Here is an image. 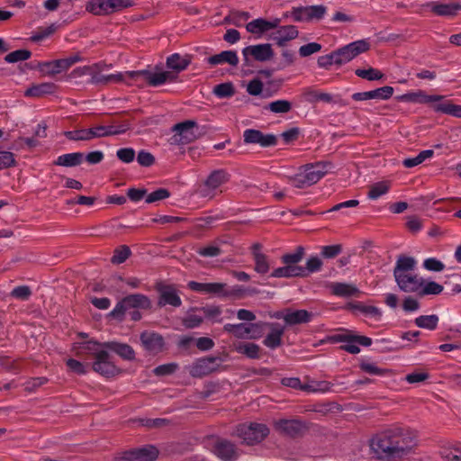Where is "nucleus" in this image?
<instances>
[{
	"instance_id": "c85d7f7f",
	"label": "nucleus",
	"mask_w": 461,
	"mask_h": 461,
	"mask_svg": "<svg viewBox=\"0 0 461 461\" xmlns=\"http://www.w3.org/2000/svg\"><path fill=\"white\" fill-rule=\"evenodd\" d=\"M103 346L104 348L116 353L124 360L131 361L135 359V351L129 344L117 341H107L103 343Z\"/></svg>"
},
{
	"instance_id": "7ed1b4c3",
	"label": "nucleus",
	"mask_w": 461,
	"mask_h": 461,
	"mask_svg": "<svg viewBox=\"0 0 461 461\" xmlns=\"http://www.w3.org/2000/svg\"><path fill=\"white\" fill-rule=\"evenodd\" d=\"M304 254V248L302 246H298L292 253L284 254L281 258L284 267L274 269L271 276L277 278L299 277V275H302V271H304L303 270V267L299 266V263L303 260Z\"/></svg>"
},
{
	"instance_id": "bb28decb",
	"label": "nucleus",
	"mask_w": 461,
	"mask_h": 461,
	"mask_svg": "<svg viewBox=\"0 0 461 461\" xmlns=\"http://www.w3.org/2000/svg\"><path fill=\"white\" fill-rule=\"evenodd\" d=\"M263 327L270 329V333L267 335L263 343L269 348H276L282 345V337L285 333V328L276 322H262Z\"/></svg>"
},
{
	"instance_id": "20e7f679",
	"label": "nucleus",
	"mask_w": 461,
	"mask_h": 461,
	"mask_svg": "<svg viewBox=\"0 0 461 461\" xmlns=\"http://www.w3.org/2000/svg\"><path fill=\"white\" fill-rule=\"evenodd\" d=\"M187 287L194 292L223 298L230 296L242 297L246 292V290L240 285H235L228 289L225 283H199L196 281H189Z\"/></svg>"
},
{
	"instance_id": "6e6d98bb",
	"label": "nucleus",
	"mask_w": 461,
	"mask_h": 461,
	"mask_svg": "<svg viewBox=\"0 0 461 461\" xmlns=\"http://www.w3.org/2000/svg\"><path fill=\"white\" fill-rule=\"evenodd\" d=\"M201 312L204 314L205 318L214 321V322H221L222 319L221 318V309L217 305H207L202 307L200 309Z\"/></svg>"
},
{
	"instance_id": "774afa93",
	"label": "nucleus",
	"mask_w": 461,
	"mask_h": 461,
	"mask_svg": "<svg viewBox=\"0 0 461 461\" xmlns=\"http://www.w3.org/2000/svg\"><path fill=\"white\" fill-rule=\"evenodd\" d=\"M170 196V192L166 188H158L146 196V203H152L158 201L167 199Z\"/></svg>"
},
{
	"instance_id": "cd10ccee",
	"label": "nucleus",
	"mask_w": 461,
	"mask_h": 461,
	"mask_svg": "<svg viewBox=\"0 0 461 461\" xmlns=\"http://www.w3.org/2000/svg\"><path fill=\"white\" fill-rule=\"evenodd\" d=\"M393 94V88L389 86H384L371 91L359 92L352 95V99L355 101H366L370 99L387 100Z\"/></svg>"
},
{
	"instance_id": "72a5a7b5",
	"label": "nucleus",
	"mask_w": 461,
	"mask_h": 461,
	"mask_svg": "<svg viewBox=\"0 0 461 461\" xmlns=\"http://www.w3.org/2000/svg\"><path fill=\"white\" fill-rule=\"evenodd\" d=\"M416 267V260L405 255H400L396 260L393 269V276H402L403 274L411 273Z\"/></svg>"
},
{
	"instance_id": "7c9ffc66",
	"label": "nucleus",
	"mask_w": 461,
	"mask_h": 461,
	"mask_svg": "<svg viewBox=\"0 0 461 461\" xmlns=\"http://www.w3.org/2000/svg\"><path fill=\"white\" fill-rule=\"evenodd\" d=\"M428 5L430 6L431 12L438 16H455L461 10V5L458 3L431 2Z\"/></svg>"
},
{
	"instance_id": "f3484780",
	"label": "nucleus",
	"mask_w": 461,
	"mask_h": 461,
	"mask_svg": "<svg viewBox=\"0 0 461 461\" xmlns=\"http://www.w3.org/2000/svg\"><path fill=\"white\" fill-rule=\"evenodd\" d=\"M242 55L245 64L249 66L250 64V57L257 61L264 62L270 60L273 58L274 51L272 50L271 44L264 43L250 45L244 48L242 50Z\"/></svg>"
},
{
	"instance_id": "4be33fe9",
	"label": "nucleus",
	"mask_w": 461,
	"mask_h": 461,
	"mask_svg": "<svg viewBox=\"0 0 461 461\" xmlns=\"http://www.w3.org/2000/svg\"><path fill=\"white\" fill-rule=\"evenodd\" d=\"M394 279L400 290L404 293H415L418 294L421 285H423V279L413 272L394 276Z\"/></svg>"
},
{
	"instance_id": "680f3d73",
	"label": "nucleus",
	"mask_w": 461,
	"mask_h": 461,
	"mask_svg": "<svg viewBox=\"0 0 461 461\" xmlns=\"http://www.w3.org/2000/svg\"><path fill=\"white\" fill-rule=\"evenodd\" d=\"M131 252L128 246L122 245L114 250V254L112 258L113 264H122L131 256Z\"/></svg>"
},
{
	"instance_id": "69168bd1",
	"label": "nucleus",
	"mask_w": 461,
	"mask_h": 461,
	"mask_svg": "<svg viewBox=\"0 0 461 461\" xmlns=\"http://www.w3.org/2000/svg\"><path fill=\"white\" fill-rule=\"evenodd\" d=\"M337 55L335 50L331 51L329 54L320 56L318 58L317 63L318 66L324 69H329L330 66L336 65L337 66Z\"/></svg>"
},
{
	"instance_id": "6ab92c4d",
	"label": "nucleus",
	"mask_w": 461,
	"mask_h": 461,
	"mask_svg": "<svg viewBox=\"0 0 461 461\" xmlns=\"http://www.w3.org/2000/svg\"><path fill=\"white\" fill-rule=\"evenodd\" d=\"M80 59L81 58L78 55H75L67 59L41 63L39 64V68L42 74L47 76H54L63 70L68 69L72 65Z\"/></svg>"
},
{
	"instance_id": "13d9d810",
	"label": "nucleus",
	"mask_w": 461,
	"mask_h": 461,
	"mask_svg": "<svg viewBox=\"0 0 461 461\" xmlns=\"http://www.w3.org/2000/svg\"><path fill=\"white\" fill-rule=\"evenodd\" d=\"M32 52L28 50H17L10 52L5 57V60L7 63H15L18 61H23L30 59Z\"/></svg>"
},
{
	"instance_id": "a211bd4d",
	"label": "nucleus",
	"mask_w": 461,
	"mask_h": 461,
	"mask_svg": "<svg viewBox=\"0 0 461 461\" xmlns=\"http://www.w3.org/2000/svg\"><path fill=\"white\" fill-rule=\"evenodd\" d=\"M140 340L143 348L152 355H158L165 348V339L163 336L156 331H142L140 335Z\"/></svg>"
},
{
	"instance_id": "864d4df0",
	"label": "nucleus",
	"mask_w": 461,
	"mask_h": 461,
	"mask_svg": "<svg viewBox=\"0 0 461 461\" xmlns=\"http://www.w3.org/2000/svg\"><path fill=\"white\" fill-rule=\"evenodd\" d=\"M322 267V261L319 257H311L307 262L306 266L303 267L302 275H299V277H306L310 274L318 272L321 269Z\"/></svg>"
},
{
	"instance_id": "338daca9",
	"label": "nucleus",
	"mask_w": 461,
	"mask_h": 461,
	"mask_svg": "<svg viewBox=\"0 0 461 461\" xmlns=\"http://www.w3.org/2000/svg\"><path fill=\"white\" fill-rule=\"evenodd\" d=\"M177 368L178 365L176 363H168L155 367L153 373L157 376L169 375L175 373Z\"/></svg>"
},
{
	"instance_id": "bf43d9fd",
	"label": "nucleus",
	"mask_w": 461,
	"mask_h": 461,
	"mask_svg": "<svg viewBox=\"0 0 461 461\" xmlns=\"http://www.w3.org/2000/svg\"><path fill=\"white\" fill-rule=\"evenodd\" d=\"M359 367L362 371L373 375H384L392 373L390 369L380 368L376 365L368 362H362Z\"/></svg>"
},
{
	"instance_id": "e2e57ef3",
	"label": "nucleus",
	"mask_w": 461,
	"mask_h": 461,
	"mask_svg": "<svg viewBox=\"0 0 461 461\" xmlns=\"http://www.w3.org/2000/svg\"><path fill=\"white\" fill-rule=\"evenodd\" d=\"M213 93L220 98L230 97L235 90L231 83H222L214 86Z\"/></svg>"
},
{
	"instance_id": "423d86ee",
	"label": "nucleus",
	"mask_w": 461,
	"mask_h": 461,
	"mask_svg": "<svg viewBox=\"0 0 461 461\" xmlns=\"http://www.w3.org/2000/svg\"><path fill=\"white\" fill-rule=\"evenodd\" d=\"M198 130L199 126L194 120H186L175 124L172 128L174 134L170 138V144L181 146L196 140L201 136Z\"/></svg>"
},
{
	"instance_id": "f03ea898",
	"label": "nucleus",
	"mask_w": 461,
	"mask_h": 461,
	"mask_svg": "<svg viewBox=\"0 0 461 461\" xmlns=\"http://www.w3.org/2000/svg\"><path fill=\"white\" fill-rule=\"evenodd\" d=\"M399 101L429 104L432 110L436 113H441L461 118V105L454 104L450 101H444L445 96L439 95H427L422 90L403 94L397 97Z\"/></svg>"
},
{
	"instance_id": "5fc2aeb1",
	"label": "nucleus",
	"mask_w": 461,
	"mask_h": 461,
	"mask_svg": "<svg viewBox=\"0 0 461 461\" xmlns=\"http://www.w3.org/2000/svg\"><path fill=\"white\" fill-rule=\"evenodd\" d=\"M440 455L446 461H461V447L457 446L443 447Z\"/></svg>"
},
{
	"instance_id": "58836bf2",
	"label": "nucleus",
	"mask_w": 461,
	"mask_h": 461,
	"mask_svg": "<svg viewBox=\"0 0 461 461\" xmlns=\"http://www.w3.org/2000/svg\"><path fill=\"white\" fill-rule=\"evenodd\" d=\"M190 55L181 56L178 53H174L167 59V67L176 72L185 70L190 65Z\"/></svg>"
},
{
	"instance_id": "4c0bfd02",
	"label": "nucleus",
	"mask_w": 461,
	"mask_h": 461,
	"mask_svg": "<svg viewBox=\"0 0 461 461\" xmlns=\"http://www.w3.org/2000/svg\"><path fill=\"white\" fill-rule=\"evenodd\" d=\"M234 349L237 353L245 355L250 359H259L261 357V348L252 342H239L234 344Z\"/></svg>"
},
{
	"instance_id": "9b49d317",
	"label": "nucleus",
	"mask_w": 461,
	"mask_h": 461,
	"mask_svg": "<svg viewBox=\"0 0 461 461\" xmlns=\"http://www.w3.org/2000/svg\"><path fill=\"white\" fill-rule=\"evenodd\" d=\"M126 77L131 80L138 81L140 79L145 80L151 86H158L165 84L167 81H174L176 76L172 72L163 71L154 73L147 69L137 70V71H127Z\"/></svg>"
},
{
	"instance_id": "c756f323",
	"label": "nucleus",
	"mask_w": 461,
	"mask_h": 461,
	"mask_svg": "<svg viewBox=\"0 0 461 461\" xmlns=\"http://www.w3.org/2000/svg\"><path fill=\"white\" fill-rule=\"evenodd\" d=\"M312 313L306 310H286L285 323L287 326L299 325L308 323L312 321Z\"/></svg>"
},
{
	"instance_id": "de8ad7c7",
	"label": "nucleus",
	"mask_w": 461,
	"mask_h": 461,
	"mask_svg": "<svg viewBox=\"0 0 461 461\" xmlns=\"http://www.w3.org/2000/svg\"><path fill=\"white\" fill-rule=\"evenodd\" d=\"M438 320L436 314L420 315L415 319L414 322L419 328L434 330L438 326Z\"/></svg>"
},
{
	"instance_id": "2eb2a0df",
	"label": "nucleus",
	"mask_w": 461,
	"mask_h": 461,
	"mask_svg": "<svg viewBox=\"0 0 461 461\" xmlns=\"http://www.w3.org/2000/svg\"><path fill=\"white\" fill-rule=\"evenodd\" d=\"M155 288L158 293V305L159 307L166 305L173 307L181 306L182 301L175 285L158 282L156 284Z\"/></svg>"
},
{
	"instance_id": "0e129e2a",
	"label": "nucleus",
	"mask_w": 461,
	"mask_h": 461,
	"mask_svg": "<svg viewBox=\"0 0 461 461\" xmlns=\"http://www.w3.org/2000/svg\"><path fill=\"white\" fill-rule=\"evenodd\" d=\"M32 289L28 285H19L14 287L10 295L15 299L27 301L32 296Z\"/></svg>"
},
{
	"instance_id": "393cba45",
	"label": "nucleus",
	"mask_w": 461,
	"mask_h": 461,
	"mask_svg": "<svg viewBox=\"0 0 461 461\" xmlns=\"http://www.w3.org/2000/svg\"><path fill=\"white\" fill-rule=\"evenodd\" d=\"M213 453L223 461H235L239 453L234 444L227 439H219L213 446Z\"/></svg>"
},
{
	"instance_id": "3c124183",
	"label": "nucleus",
	"mask_w": 461,
	"mask_h": 461,
	"mask_svg": "<svg viewBox=\"0 0 461 461\" xmlns=\"http://www.w3.org/2000/svg\"><path fill=\"white\" fill-rule=\"evenodd\" d=\"M64 136L69 140L74 141H89L92 140L91 137V130L90 129H79L74 131H64Z\"/></svg>"
},
{
	"instance_id": "a878e982",
	"label": "nucleus",
	"mask_w": 461,
	"mask_h": 461,
	"mask_svg": "<svg viewBox=\"0 0 461 461\" xmlns=\"http://www.w3.org/2000/svg\"><path fill=\"white\" fill-rule=\"evenodd\" d=\"M281 23L280 18H274L270 21H267L263 18H258L255 19L249 23H247L246 29L249 32L252 34H257L258 36H261L262 34L266 33L267 32L277 28L278 25Z\"/></svg>"
},
{
	"instance_id": "f8f14e48",
	"label": "nucleus",
	"mask_w": 461,
	"mask_h": 461,
	"mask_svg": "<svg viewBox=\"0 0 461 461\" xmlns=\"http://www.w3.org/2000/svg\"><path fill=\"white\" fill-rule=\"evenodd\" d=\"M262 322L258 323H238L224 325L223 330L240 339H256L262 336Z\"/></svg>"
},
{
	"instance_id": "dca6fc26",
	"label": "nucleus",
	"mask_w": 461,
	"mask_h": 461,
	"mask_svg": "<svg viewBox=\"0 0 461 461\" xmlns=\"http://www.w3.org/2000/svg\"><path fill=\"white\" fill-rule=\"evenodd\" d=\"M92 369L105 377H112L121 373L120 368L112 361L107 350L97 353L92 364Z\"/></svg>"
},
{
	"instance_id": "aec40b11",
	"label": "nucleus",
	"mask_w": 461,
	"mask_h": 461,
	"mask_svg": "<svg viewBox=\"0 0 461 461\" xmlns=\"http://www.w3.org/2000/svg\"><path fill=\"white\" fill-rule=\"evenodd\" d=\"M158 456V448L149 445L124 452L120 461H154Z\"/></svg>"
},
{
	"instance_id": "49530a36",
	"label": "nucleus",
	"mask_w": 461,
	"mask_h": 461,
	"mask_svg": "<svg viewBox=\"0 0 461 461\" xmlns=\"http://www.w3.org/2000/svg\"><path fill=\"white\" fill-rule=\"evenodd\" d=\"M292 103L288 100H276L267 104L264 109L274 113H287L292 110Z\"/></svg>"
},
{
	"instance_id": "a19ab883",
	"label": "nucleus",
	"mask_w": 461,
	"mask_h": 461,
	"mask_svg": "<svg viewBox=\"0 0 461 461\" xmlns=\"http://www.w3.org/2000/svg\"><path fill=\"white\" fill-rule=\"evenodd\" d=\"M83 159L84 154L81 152L68 153L59 156L53 164L61 167H77L83 162Z\"/></svg>"
},
{
	"instance_id": "6e6552de",
	"label": "nucleus",
	"mask_w": 461,
	"mask_h": 461,
	"mask_svg": "<svg viewBox=\"0 0 461 461\" xmlns=\"http://www.w3.org/2000/svg\"><path fill=\"white\" fill-rule=\"evenodd\" d=\"M328 8L323 5L294 6L284 14L285 17H292L294 22L321 21L327 14Z\"/></svg>"
},
{
	"instance_id": "052dcab7",
	"label": "nucleus",
	"mask_w": 461,
	"mask_h": 461,
	"mask_svg": "<svg viewBox=\"0 0 461 461\" xmlns=\"http://www.w3.org/2000/svg\"><path fill=\"white\" fill-rule=\"evenodd\" d=\"M16 166L14 154L8 150H0V170Z\"/></svg>"
},
{
	"instance_id": "2f4dec72",
	"label": "nucleus",
	"mask_w": 461,
	"mask_h": 461,
	"mask_svg": "<svg viewBox=\"0 0 461 461\" xmlns=\"http://www.w3.org/2000/svg\"><path fill=\"white\" fill-rule=\"evenodd\" d=\"M328 340L332 343L339 342H356L364 347H369L372 344V339L366 336L351 335L348 331L346 333L335 334L330 336Z\"/></svg>"
},
{
	"instance_id": "0eeeda50",
	"label": "nucleus",
	"mask_w": 461,
	"mask_h": 461,
	"mask_svg": "<svg viewBox=\"0 0 461 461\" xmlns=\"http://www.w3.org/2000/svg\"><path fill=\"white\" fill-rule=\"evenodd\" d=\"M134 5V0H89L86 9L95 15H106Z\"/></svg>"
},
{
	"instance_id": "39448f33",
	"label": "nucleus",
	"mask_w": 461,
	"mask_h": 461,
	"mask_svg": "<svg viewBox=\"0 0 461 461\" xmlns=\"http://www.w3.org/2000/svg\"><path fill=\"white\" fill-rule=\"evenodd\" d=\"M151 306V301L147 295L133 294L125 296L118 302L109 315L113 319L122 321L127 311L131 309L149 310Z\"/></svg>"
},
{
	"instance_id": "473e14b6",
	"label": "nucleus",
	"mask_w": 461,
	"mask_h": 461,
	"mask_svg": "<svg viewBox=\"0 0 461 461\" xmlns=\"http://www.w3.org/2000/svg\"><path fill=\"white\" fill-rule=\"evenodd\" d=\"M329 165L318 163L316 165H307L303 172L305 176L310 185L316 184L327 173V167Z\"/></svg>"
},
{
	"instance_id": "b1692460",
	"label": "nucleus",
	"mask_w": 461,
	"mask_h": 461,
	"mask_svg": "<svg viewBox=\"0 0 461 461\" xmlns=\"http://www.w3.org/2000/svg\"><path fill=\"white\" fill-rule=\"evenodd\" d=\"M276 30L270 35V39L279 47H284L286 43L298 37L299 32L294 25H278Z\"/></svg>"
},
{
	"instance_id": "f257e3e1",
	"label": "nucleus",
	"mask_w": 461,
	"mask_h": 461,
	"mask_svg": "<svg viewBox=\"0 0 461 461\" xmlns=\"http://www.w3.org/2000/svg\"><path fill=\"white\" fill-rule=\"evenodd\" d=\"M417 441V433L407 427L386 429L370 441V448L375 457L381 460L401 457L407 454Z\"/></svg>"
},
{
	"instance_id": "c03bdc74",
	"label": "nucleus",
	"mask_w": 461,
	"mask_h": 461,
	"mask_svg": "<svg viewBox=\"0 0 461 461\" xmlns=\"http://www.w3.org/2000/svg\"><path fill=\"white\" fill-rule=\"evenodd\" d=\"M332 294L340 297L356 296L360 294L358 288L346 283H333L331 285Z\"/></svg>"
},
{
	"instance_id": "412c9836",
	"label": "nucleus",
	"mask_w": 461,
	"mask_h": 461,
	"mask_svg": "<svg viewBox=\"0 0 461 461\" xmlns=\"http://www.w3.org/2000/svg\"><path fill=\"white\" fill-rule=\"evenodd\" d=\"M243 140L246 144H259L261 147L275 146L277 142L274 134H264L259 130L255 129L244 131Z\"/></svg>"
},
{
	"instance_id": "c9c22d12",
	"label": "nucleus",
	"mask_w": 461,
	"mask_h": 461,
	"mask_svg": "<svg viewBox=\"0 0 461 461\" xmlns=\"http://www.w3.org/2000/svg\"><path fill=\"white\" fill-rule=\"evenodd\" d=\"M125 77L126 75L122 73L107 76L102 75L97 72V64H95L93 73L91 74V77L88 82L93 85H107L110 82H121Z\"/></svg>"
},
{
	"instance_id": "a18cd8bd",
	"label": "nucleus",
	"mask_w": 461,
	"mask_h": 461,
	"mask_svg": "<svg viewBox=\"0 0 461 461\" xmlns=\"http://www.w3.org/2000/svg\"><path fill=\"white\" fill-rule=\"evenodd\" d=\"M305 100L309 103L314 104L317 102L331 103L333 97L330 94L319 92L312 88H306L303 92Z\"/></svg>"
},
{
	"instance_id": "f704fd0d",
	"label": "nucleus",
	"mask_w": 461,
	"mask_h": 461,
	"mask_svg": "<svg viewBox=\"0 0 461 461\" xmlns=\"http://www.w3.org/2000/svg\"><path fill=\"white\" fill-rule=\"evenodd\" d=\"M208 63L212 66L227 63L236 67L239 64V58L237 52L234 50H223L219 54L208 58Z\"/></svg>"
},
{
	"instance_id": "1a4fd4ad",
	"label": "nucleus",
	"mask_w": 461,
	"mask_h": 461,
	"mask_svg": "<svg viewBox=\"0 0 461 461\" xmlns=\"http://www.w3.org/2000/svg\"><path fill=\"white\" fill-rule=\"evenodd\" d=\"M268 433L267 427L260 423H244L236 428V435L242 440V443L247 445L261 442Z\"/></svg>"
},
{
	"instance_id": "e433bc0d",
	"label": "nucleus",
	"mask_w": 461,
	"mask_h": 461,
	"mask_svg": "<svg viewBox=\"0 0 461 461\" xmlns=\"http://www.w3.org/2000/svg\"><path fill=\"white\" fill-rule=\"evenodd\" d=\"M56 89L57 86L54 83H41L38 85H33L31 87H29L25 91L24 95L28 97L39 98L55 93Z\"/></svg>"
},
{
	"instance_id": "603ef678",
	"label": "nucleus",
	"mask_w": 461,
	"mask_h": 461,
	"mask_svg": "<svg viewBox=\"0 0 461 461\" xmlns=\"http://www.w3.org/2000/svg\"><path fill=\"white\" fill-rule=\"evenodd\" d=\"M390 188V183L382 181L372 185L369 188L367 196L372 200H375L380 196L385 194Z\"/></svg>"
},
{
	"instance_id": "79ce46f5",
	"label": "nucleus",
	"mask_w": 461,
	"mask_h": 461,
	"mask_svg": "<svg viewBox=\"0 0 461 461\" xmlns=\"http://www.w3.org/2000/svg\"><path fill=\"white\" fill-rule=\"evenodd\" d=\"M348 308L358 311L365 316L373 318L375 321H380L382 317V312L379 308L373 305H365L360 302L349 303Z\"/></svg>"
},
{
	"instance_id": "9d476101",
	"label": "nucleus",
	"mask_w": 461,
	"mask_h": 461,
	"mask_svg": "<svg viewBox=\"0 0 461 461\" xmlns=\"http://www.w3.org/2000/svg\"><path fill=\"white\" fill-rule=\"evenodd\" d=\"M230 175L225 169L213 170L199 187L198 193L201 197L212 199L217 190L224 184L229 182Z\"/></svg>"
},
{
	"instance_id": "37998d69",
	"label": "nucleus",
	"mask_w": 461,
	"mask_h": 461,
	"mask_svg": "<svg viewBox=\"0 0 461 461\" xmlns=\"http://www.w3.org/2000/svg\"><path fill=\"white\" fill-rule=\"evenodd\" d=\"M106 348H104L103 343H99L94 340H88L82 343L77 351V357H83L84 355L89 354L96 358L97 353L104 352Z\"/></svg>"
},
{
	"instance_id": "ea45409f",
	"label": "nucleus",
	"mask_w": 461,
	"mask_h": 461,
	"mask_svg": "<svg viewBox=\"0 0 461 461\" xmlns=\"http://www.w3.org/2000/svg\"><path fill=\"white\" fill-rule=\"evenodd\" d=\"M253 258L255 261V271L258 274H267L270 269V265L268 262L267 257L260 253L258 249H260L259 244H254L253 247Z\"/></svg>"
},
{
	"instance_id": "ddd939ff",
	"label": "nucleus",
	"mask_w": 461,
	"mask_h": 461,
	"mask_svg": "<svg viewBox=\"0 0 461 461\" xmlns=\"http://www.w3.org/2000/svg\"><path fill=\"white\" fill-rule=\"evenodd\" d=\"M369 49L370 43L366 40H359L336 50L335 52L338 59L337 66L339 67L348 63Z\"/></svg>"
},
{
	"instance_id": "09e8293b",
	"label": "nucleus",
	"mask_w": 461,
	"mask_h": 461,
	"mask_svg": "<svg viewBox=\"0 0 461 461\" xmlns=\"http://www.w3.org/2000/svg\"><path fill=\"white\" fill-rule=\"evenodd\" d=\"M444 290L443 285H439L434 281H429L425 283L423 281V285L420 286V290L418 293L420 297H423L425 295H438L440 294Z\"/></svg>"
},
{
	"instance_id": "4d7b16f0",
	"label": "nucleus",
	"mask_w": 461,
	"mask_h": 461,
	"mask_svg": "<svg viewBox=\"0 0 461 461\" xmlns=\"http://www.w3.org/2000/svg\"><path fill=\"white\" fill-rule=\"evenodd\" d=\"M355 74L364 79L373 81L379 80L384 77V74L376 68H369L368 69L357 68Z\"/></svg>"
},
{
	"instance_id": "5701e85b",
	"label": "nucleus",
	"mask_w": 461,
	"mask_h": 461,
	"mask_svg": "<svg viewBox=\"0 0 461 461\" xmlns=\"http://www.w3.org/2000/svg\"><path fill=\"white\" fill-rule=\"evenodd\" d=\"M275 428L279 433L294 438L303 434L305 429V425L300 420L284 419L276 421Z\"/></svg>"
},
{
	"instance_id": "4468645a",
	"label": "nucleus",
	"mask_w": 461,
	"mask_h": 461,
	"mask_svg": "<svg viewBox=\"0 0 461 461\" xmlns=\"http://www.w3.org/2000/svg\"><path fill=\"white\" fill-rule=\"evenodd\" d=\"M219 358L214 357H204L196 359L189 367V375L192 377L201 378L219 369Z\"/></svg>"
},
{
	"instance_id": "8fccbe9b",
	"label": "nucleus",
	"mask_w": 461,
	"mask_h": 461,
	"mask_svg": "<svg viewBox=\"0 0 461 461\" xmlns=\"http://www.w3.org/2000/svg\"><path fill=\"white\" fill-rule=\"evenodd\" d=\"M433 154H434V151L432 149L422 150L414 158H405L402 161V165L407 168L414 167L421 164L427 158H431L433 156Z\"/></svg>"
}]
</instances>
